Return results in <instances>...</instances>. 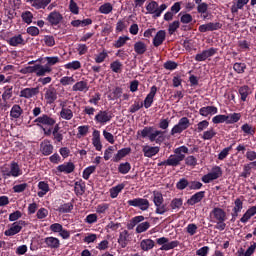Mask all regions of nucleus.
Masks as SVG:
<instances>
[{
    "instance_id": "1",
    "label": "nucleus",
    "mask_w": 256,
    "mask_h": 256,
    "mask_svg": "<svg viewBox=\"0 0 256 256\" xmlns=\"http://www.w3.org/2000/svg\"><path fill=\"white\" fill-rule=\"evenodd\" d=\"M138 135H141L142 139L148 138L151 143H157L158 145H161L163 141H165L163 131L155 130V128L151 126H146L138 131Z\"/></svg>"
},
{
    "instance_id": "2",
    "label": "nucleus",
    "mask_w": 256,
    "mask_h": 256,
    "mask_svg": "<svg viewBox=\"0 0 256 256\" xmlns=\"http://www.w3.org/2000/svg\"><path fill=\"white\" fill-rule=\"evenodd\" d=\"M210 217H212L213 222L216 223L215 229L218 231H225L227 227V224L225 223V221H227V212H225V210L215 207L211 211Z\"/></svg>"
},
{
    "instance_id": "3",
    "label": "nucleus",
    "mask_w": 256,
    "mask_h": 256,
    "mask_svg": "<svg viewBox=\"0 0 256 256\" xmlns=\"http://www.w3.org/2000/svg\"><path fill=\"white\" fill-rule=\"evenodd\" d=\"M0 173L4 179H9V177H21L23 175V170L19 166V163L12 161L10 164H4L0 167Z\"/></svg>"
},
{
    "instance_id": "4",
    "label": "nucleus",
    "mask_w": 256,
    "mask_h": 256,
    "mask_svg": "<svg viewBox=\"0 0 256 256\" xmlns=\"http://www.w3.org/2000/svg\"><path fill=\"white\" fill-rule=\"evenodd\" d=\"M60 118L64 119V121H71L75 114V107H77V103L69 100H65L60 102Z\"/></svg>"
},
{
    "instance_id": "5",
    "label": "nucleus",
    "mask_w": 256,
    "mask_h": 256,
    "mask_svg": "<svg viewBox=\"0 0 256 256\" xmlns=\"http://www.w3.org/2000/svg\"><path fill=\"white\" fill-rule=\"evenodd\" d=\"M52 69L49 66H43L41 64H35L34 66H27L20 70L22 75H27L31 73H35L36 77H45V75H49Z\"/></svg>"
},
{
    "instance_id": "6",
    "label": "nucleus",
    "mask_w": 256,
    "mask_h": 256,
    "mask_svg": "<svg viewBox=\"0 0 256 256\" xmlns=\"http://www.w3.org/2000/svg\"><path fill=\"white\" fill-rule=\"evenodd\" d=\"M165 9H167L166 4H162L159 6V3L153 0L148 2L146 5V13L148 15H153L154 19L159 18L163 14V11H165Z\"/></svg>"
},
{
    "instance_id": "7",
    "label": "nucleus",
    "mask_w": 256,
    "mask_h": 256,
    "mask_svg": "<svg viewBox=\"0 0 256 256\" xmlns=\"http://www.w3.org/2000/svg\"><path fill=\"white\" fill-rule=\"evenodd\" d=\"M153 203L156 207V213L158 215H165V213L169 211L167 205L163 204V194H161V192H153Z\"/></svg>"
},
{
    "instance_id": "8",
    "label": "nucleus",
    "mask_w": 256,
    "mask_h": 256,
    "mask_svg": "<svg viewBox=\"0 0 256 256\" xmlns=\"http://www.w3.org/2000/svg\"><path fill=\"white\" fill-rule=\"evenodd\" d=\"M34 123H36V125L38 127H41V129L45 128V127H53L55 126V123H57V120H55V118L47 115V114H43L40 117H37L34 120Z\"/></svg>"
},
{
    "instance_id": "9",
    "label": "nucleus",
    "mask_w": 256,
    "mask_h": 256,
    "mask_svg": "<svg viewBox=\"0 0 256 256\" xmlns=\"http://www.w3.org/2000/svg\"><path fill=\"white\" fill-rule=\"evenodd\" d=\"M156 243L157 245H161L160 251H171V249L179 247V241L174 240L169 242V238L167 237H161L156 239Z\"/></svg>"
},
{
    "instance_id": "10",
    "label": "nucleus",
    "mask_w": 256,
    "mask_h": 256,
    "mask_svg": "<svg viewBox=\"0 0 256 256\" xmlns=\"http://www.w3.org/2000/svg\"><path fill=\"white\" fill-rule=\"evenodd\" d=\"M189 125H191L189 118L182 117L179 122L174 125L170 133L171 135L181 134L183 131H186V129H189Z\"/></svg>"
},
{
    "instance_id": "11",
    "label": "nucleus",
    "mask_w": 256,
    "mask_h": 256,
    "mask_svg": "<svg viewBox=\"0 0 256 256\" xmlns=\"http://www.w3.org/2000/svg\"><path fill=\"white\" fill-rule=\"evenodd\" d=\"M113 119V114L107 110H100L94 117V121L98 125H107Z\"/></svg>"
},
{
    "instance_id": "12",
    "label": "nucleus",
    "mask_w": 256,
    "mask_h": 256,
    "mask_svg": "<svg viewBox=\"0 0 256 256\" xmlns=\"http://www.w3.org/2000/svg\"><path fill=\"white\" fill-rule=\"evenodd\" d=\"M129 207H137L140 211H147L150 207L149 200L145 198H134L127 201Z\"/></svg>"
},
{
    "instance_id": "13",
    "label": "nucleus",
    "mask_w": 256,
    "mask_h": 256,
    "mask_svg": "<svg viewBox=\"0 0 256 256\" xmlns=\"http://www.w3.org/2000/svg\"><path fill=\"white\" fill-rule=\"evenodd\" d=\"M221 175H223V170H221V167L215 166L212 168L210 173L202 177V181L203 183H211V181H215L216 179H219Z\"/></svg>"
},
{
    "instance_id": "14",
    "label": "nucleus",
    "mask_w": 256,
    "mask_h": 256,
    "mask_svg": "<svg viewBox=\"0 0 256 256\" xmlns=\"http://www.w3.org/2000/svg\"><path fill=\"white\" fill-rule=\"evenodd\" d=\"M25 225H27V223H25V221L23 220L14 222L8 230H5L4 235L6 237H13V235L21 233V230L23 229V227H25Z\"/></svg>"
},
{
    "instance_id": "15",
    "label": "nucleus",
    "mask_w": 256,
    "mask_h": 256,
    "mask_svg": "<svg viewBox=\"0 0 256 256\" xmlns=\"http://www.w3.org/2000/svg\"><path fill=\"white\" fill-rule=\"evenodd\" d=\"M44 99L48 105H52V103L57 101V89L53 85L44 89Z\"/></svg>"
},
{
    "instance_id": "16",
    "label": "nucleus",
    "mask_w": 256,
    "mask_h": 256,
    "mask_svg": "<svg viewBox=\"0 0 256 256\" xmlns=\"http://www.w3.org/2000/svg\"><path fill=\"white\" fill-rule=\"evenodd\" d=\"M10 47H23L27 45V40L23 37V34H16L11 36L8 40H6Z\"/></svg>"
},
{
    "instance_id": "17",
    "label": "nucleus",
    "mask_w": 256,
    "mask_h": 256,
    "mask_svg": "<svg viewBox=\"0 0 256 256\" xmlns=\"http://www.w3.org/2000/svg\"><path fill=\"white\" fill-rule=\"evenodd\" d=\"M222 27L223 25L219 22H210L200 25L198 31L200 33H207V31H218V29H221Z\"/></svg>"
},
{
    "instance_id": "18",
    "label": "nucleus",
    "mask_w": 256,
    "mask_h": 256,
    "mask_svg": "<svg viewBox=\"0 0 256 256\" xmlns=\"http://www.w3.org/2000/svg\"><path fill=\"white\" fill-rule=\"evenodd\" d=\"M46 21L50 23V25H59L61 21H63V14L59 11H52L49 13V15L46 18Z\"/></svg>"
},
{
    "instance_id": "19",
    "label": "nucleus",
    "mask_w": 256,
    "mask_h": 256,
    "mask_svg": "<svg viewBox=\"0 0 256 256\" xmlns=\"http://www.w3.org/2000/svg\"><path fill=\"white\" fill-rule=\"evenodd\" d=\"M92 145L96 151H101L103 149V144L101 143V132L94 129L92 132Z\"/></svg>"
},
{
    "instance_id": "20",
    "label": "nucleus",
    "mask_w": 256,
    "mask_h": 256,
    "mask_svg": "<svg viewBox=\"0 0 256 256\" xmlns=\"http://www.w3.org/2000/svg\"><path fill=\"white\" fill-rule=\"evenodd\" d=\"M217 53V49L215 48H209L208 50H204L201 53L196 54L195 61H207L209 57H213Z\"/></svg>"
},
{
    "instance_id": "21",
    "label": "nucleus",
    "mask_w": 256,
    "mask_h": 256,
    "mask_svg": "<svg viewBox=\"0 0 256 256\" xmlns=\"http://www.w3.org/2000/svg\"><path fill=\"white\" fill-rule=\"evenodd\" d=\"M36 95H39V88H24L20 91L19 97L33 99Z\"/></svg>"
},
{
    "instance_id": "22",
    "label": "nucleus",
    "mask_w": 256,
    "mask_h": 256,
    "mask_svg": "<svg viewBox=\"0 0 256 256\" xmlns=\"http://www.w3.org/2000/svg\"><path fill=\"white\" fill-rule=\"evenodd\" d=\"M155 95H157V86H152L150 88V92L144 99V107L145 109H149L153 105V101L155 99Z\"/></svg>"
},
{
    "instance_id": "23",
    "label": "nucleus",
    "mask_w": 256,
    "mask_h": 256,
    "mask_svg": "<svg viewBox=\"0 0 256 256\" xmlns=\"http://www.w3.org/2000/svg\"><path fill=\"white\" fill-rule=\"evenodd\" d=\"M44 243L48 249H59L61 247V241L59 238L49 236L44 239Z\"/></svg>"
},
{
    "instance_id": "24",
    "label": "nucleus",
    "mask_w": 256,
    "mask_h": 256,
    "mask_svg": "<svg viewBox=\"0 0 256 256\" xmlns=\"http://www.w3.org/2000/svg\"><path fill=\"white\" fill-rule=\"evenodd\" d=\"M160 148L159 146H149V145H144L142 147V152L144 153V157H155L157 153H159Z\"/></svg>"
},
{
    "instance_id": "25",
    "label": "nucleus",
    "mask_w": 256,
    "mask_h": 256,
    "mask_svg": "<svg viewBox=\"0 0 256 256\" xmlns=\"http://www.w3.org/2000/svg\"><path fill=\"white\" fill-rule=\"evenodd\" d=\"M58 173H65L69 175V173H73L75 171V164L73 162H65L59 165L57 168Z\"/></svg>"
},
{
    "instance_id": "26",
    "label": "nucleus",
    "mask_w": 256,
    "mask_h": 256,
    "mask_svg": "<svg viewBox=\"0 0 256 256\" xmlns=\"http://www.w3.org/2000/svg\"><path fill=\"white\" fill-rule=\"evenodd\" d=\"M72 91L87 93V91H89V83L87 82V80L78 81L72 86Z\"/></svg>"
},
{
    "instance_id": "27",
    "label": "nucleus",
    "mask_w": 256,
    "mask_h": 256,
    "mask_svg": "<svg viewBox=\"0 0 256 256\" xmlns=\"http://www.w3.org/2000/svg\"><path fill=\"white\" fill-rule=\"evenodd\" d=\"M129 241H130L129 231L123 230L122 232H120L118 243L122 247V249H125V247L129 245Z\"/></svg>"
},
{
    "instance_id": "28",
    "label": "nucleus",
    "mask_w": 256,
    "mask_h": 256,
    "mask_svg": "<svg viewBox=\"0 0 256 256\" xmlns=\"http://www.w3.org/2000/svg\"><path fill=\"white\" fill-rule=\"evenodd\" d=\"M205 197V191H200L191 196L190 199L187 200L188 205H197V203H201L203 198Z\"/></svg>"
},
{
    "instance_id": "29",
    "label": "nucleus",
    "mask_w": 256,
    "mask_h": 256,
    "mask_svg": "<svg viewBox=\"0 0 256 256\" xmlns=\"http://www.w3.org/2000/svg\"><path fill=\"white\" fill-rule=\"evenodd\" d=\"M165 37H166L165 30H159L153 39L154 47H160V45H163V42L165 41Z\"/></svg>"
},
{
    "instance_id": "30",
    "label": "nucleus",
    "mask_w": 256,
    "mask_h": 256,
    "mask_svg": "<svg viewBox=\"0 0 256 256\" xmlns=\"http://www.w3.org/2000/svg\"><path fill=\"white\" fill-rule=\"evenodd\" d=\"M217 112H218V109L215 106H206V107L200 108L199 110V113L202 117H209V115H216Z\"/></svg>"
},
{
    "instance_id": "31",
    "label": "nucleus",
    "mask_w": 256,
    "mask_h": 256,
    "mask_svg": "<svg viewBox=\"0 0 256 256\" xmlns=\"http://www.w3.org/2000/svg\"><path fill=\"white\" fill-rule=\"evenodd\" d=\"M130 153H131L130 147L120 149L117 152V154L113 157L114 163H119L121 159H123L124 157H127V155H129Z\"/></svg>"
},
{
    "instance_id": "32",
    "label": "nucleus",
    "mask_w": 256,
    "mask_h": 256,
    "mask_svg": "<svg viewBox=\"0 0 256 256\" xmlns=\"http://www.w3.org/2000/svg\"><path fill=\"white\" fill-rule=\"evenodd\" d=\"M181 161H183V156H176L175 154L170 155L167 159L168 167H177L181 165Z\"/></svg>"
},
{
    "instance_id": "33",
    "label": "nucleus",
    "mask_w": 256,
    "mask_h": 256,
    "mask_svg": "<svg viewBox=\"0 0 256 256\" xmlns=\"http://www.w3.org/2000/svg\"><path fill=\"white\" fill-rule=\"evenodd\" d=\"M134 51L136 55H145L147 53V44L143 41H137L134 44Z\"/></svg>"
},
{
    "instance_id": "34",
    "label": "nucleus",
    "mask_w": 256,
    "mask_h": 256,
    "mask_svg": "<svg viewBox=\"0 0 256 256\" xmlns=\"http://www.w3.org/2000/svg\"><path fill=\"white\" fill-rule=\"evenodd\" d=\"M256 215V206L250 207L241 217V223H248L251 217H255Z\"/></svg>"
},
{
    "instance_id": "35",
    "label": "nucleus",
    "mask_w": 256,
    "mask_h": 256,
    "mask_svg": "<svg viewBox=\"0 0 256 256\" xmlns=\"http://www.w3.org/2000/svg\"><path fill=\"white\" fill-rule=\"evenodd\" d=\"M23 115V108L19 104H15L12 106L10 110L11 119H19Z\"/></svg>"
},
{
    "instance_id": "36",
    "label": "nucleus",
    "mask_w": 256,
    "mask_h": 256,
    "mask_svg": "<svg viewBox=\"0 0 256 256\" xmlns=\"http://www.w3.org/2000/svg\"><path fill=\"white\" fill-rule=\"evenodd\" d=\"M38 197H45V195H47L48 191H49V184L45 181H40L38 183Z\"/></svg>"
},
{
    "instance_id": "37",
    "label": "nucleus",
    "mask_w": 256,
    "mask_h": 256,
    "mask_svg": "<svg viewBox=\"0 0 256 256\" xmlns=\"http://www.w3.org/2000/svg\"><path fill=\"white\" fill-rule=\"evenodd\" d=\"M140 247L142 251H151L155 247V241L152 239H144L140 242Z\"/></svg>"
},
{
    "instance_id": "38",
    "label": "nucleus",
    "mask_w": 256,
    "mask_h": 256,
    "mask_svg": "<svg viewBox=\"0 0 256 256\" xmlns=\"http://www.w3.org/2000/svg\"><path fill=\"white\" fill-rule=\"evenodd\" d=\"M93 24V20L91 18H86L84 20H73L71 22L72 27H87Z\"/></svg>"
},
{
    "instance_id": "39",
    "label": "nucleus",
    "mask_w": 256,
    "mask_h": 256,
    "mask_svg": "<svg viewBox=\"0 0 256 256\" xmlns=\"http://www.w3.org/2000/svg\"><path fill=\"white\" fill-rule=\"evenodd\" d=\"M243 211V198H237L234 201V208H233V213L234 217H239V213Z\"/></svg>"
},
{
    "instance_id": "40",
    "label": "nucleus",
    "mask_w": 256,
    "mask_h": 256,
    "mask_svg": "<svg viewBox=\"0 0 256 256\" xmlns=\"http://www.w3.org/2000/svg\"><path fill=\"white\" fill-rule=\"evenodd\" d=\"M256 242H254L246 251L243 248H240L237 251V256H251L255 253Z\"/></svg>"
},
{
    "instance_id": "41",
    "label": "nucleus",
    "mask_w": 256,
    "mask_h": 256,
    "mask_svg": "<svg viewBox=\"0 0 256 256\" xmlns=\"http://www.w3.org/2000/svg\"><path fill=\"white\" fill-rule=\"evenodd\" d=\"M131 38L129 36H120L113 44V47L116 49H121V47H125L127 45V41H130Z\"/></svg>"
},
{
    "instance_id": "42",
    "label": "nucleus",
    "mask_w": 256,
    "mask_h": 256,
    "mask_svg": "<svg viewBox=\"0 0 256 256\" xmlns=\"http://www.w3.org/2000/svg\"><path fill=\"white\" fill-rule=\"evenodd\" d=\"M107 57H109V52H107V50L104 49L94 55V61L95 63H104Z\"/></svg>"
},
{
    "instance_id": "43",
    "label": "nucleus",
    "mask_w": 256,
    "mask_h": 256,
    "mask_svg": "<svg viewBox=\"0 0 256 256\" xmlns=\"http://www.w3.org/2000/svg\"><path fill=\"white\" fill-rule=\"evenodd\" d=\"M247 3H249V0H237V2L231 6V13H239V9H243Z\"/></svg>"
},
{
    "instance_id": "44",
    "label": "nucleus",
    "mask_w": 256,
    "mask_h": 256,
    "mask_svg": "<svg viewBox=\"0 0 256 256\" xmlns=\"http://www.w3.org/2000/svg\"><path fill=\"white\" fill-rule=\"evenodd\" d=\"M125 189V184H118L110 189V197L112 199H117L119 193Z\"/></svg>"
},
{
    "instance_id": "45",
    "label": "nucleus",
    "mask_w": 256,
    "mask_h": 256,
    "mask_svg": "<svg viewBox=\"0 0 256 256\" xmlns=\"http://www.w3.org/2000/svg\"><path fill=\"white\" fill-rule=\"evenodd\" d=\"M112 73H123V63L119 60H115L110 64Z\"/></svg>"
},
{
    "instance_id": "46",
    "label": "nucleus",
    "mask_w": 256,
    "mask_h": 256,
    "mask_svg": "<svg viewBox=\"0 0 256 256\" xmlns=\"http://www.w3.org/2000/svg\"><path fill=\"white\" fill-rule=\"evenodd\" d=\"M241 131H243L244 135H248V137H253V135H255V127L251 124L245 123L242 125Z\"/></svg>"
},
{
    "instance_id": "47",
    "label": "nucleus",
    "mask_w": 256,
    "mask_h": 256,
    "mask_svg": "<svg viewBox=\"0 0 256 256\" xmlns=\"http://www.w3.org/2000/svg\"><path fill=\"white\" fill-rule=\"evenodd\" d=\"M74 191L77 196L85 193V182L83 180L76 181L74 184Z\"/></svg>"
},
{
    "instance_id": "48",
    "label": "nucleus",
    "mask_w": 256,
    "mask_h": 256,
    "mask_svg": "<svg viewBox=\"0 0 256 256\" xmlns=\"http://www.w3.org/2000/svg\"><path fill=\"white\" fill-rule=\"evenodd\" d=\"M41 151L43 155H51L53 153V146L50 141H44L41 144Z\"/></svg>"
},
{
    "instance_id": "49",
    "label": "nucleus",
    "mask_w": 256,
    "mask_h": 256,
    "mask_svg": "<svg viewBox=\"0 0 256 256\" xmlns=\"http://www.w3.org/2000/svg\"><path fill=\"white\" fill-rule=\"evenodd\" d=\"M121 95H123V89L116 87L112 93L108 95V99L109 101H115L116 99H120Z\"/></svg>"
},
{
    "instance_id": "50",
    "label": "nucleus",
    "mask_w": 256,
    "mask_h": 256,
    "mask_svg": "<svg viewBox=\"0 0 256 256\" xmlns=\"http://www.w3.org/2000/svg\"><path fill=\"white\" fill-rule=\"evenodd\" d=\"M216 135L217 132L215 131V129L210 128L203 132L201 139H203L204 141H211V139H213V137H215Z\"/></svg>"
},
{
    "instance_id": "51",
    "label": "nucleus",
    "mask_w": 256,
    "mask_h": 256,
    "mask_svg": "<svg viewBox=\"0 0 256 256\" xmlns=\"http://www.w3.org/2000/svg\"><path fill=\"white\" fill-rule=\"evenodd\" d=\"M176 157H182V161L185 159V155L189 153V148L187 146H180L174 150Z\"/></svg>"
},
{
    "instance_id": "52",
    "label": "nucleus",
    "mask_w": 256,
    "mask_h": 256,
    "mask_svg": "<svg viewBox=\"0 0 256 256\" xmlns=\"http://www.w3.org/2000/svg\"><path fill=\"white\" fill-rule=\"evenodd\" d=\"M89 133V125H83L78 127V133L76 135L77 139L87 137Z\"/></svg>"
},
{
    "instance_id": "53",
    "label": "nucleus",
    "mask_w": 256,
    "mask_h": 256,
    "mask_svg": "<svg viewBox=\"0 0 256 256\" xmlns=\"http://www.w3.org/2000/svg\"><path fill=\"white\" fill-rule=\"evenodd\" d=\"M45 61L47 62V64L43 65V67H53V65H57V63H61V59L57 56L46 57Z\"/></svg>"
},
{
    "instance_id": "54",
    "label": "nucleus",
    "mask_w": 256,
    "mask_h": 256,
    "mask_svg": "<svg viewBox=\"0 0 256 256\" xmlns=\"http://www.w3.org/2000/svg\"><path fill=\"white\" fill-rule=\"evenodd\" d=\"M21 18L27 25H31L33 23V13L31 11H25L21 14Z\"/></svg>"
},
{
    "instance_id": "55",
    "label": "nucleus",
    "mask_w": 256,
    "mask_h": 256,
    "mask_svg": "<svg viewBox=\"0 0 256 256\" xmlns=\"http://www.w3.org/2000/svg\"><path fill=\"white\" fill-rule=\"evenodd\" d=\"M99 11H100V13H103V15H109V13H111V11H113V5L109 2L104 3L103 5H101L99 7Z\"/></svg>"
},
{
    "instance_id": "56",
    "label": "nucleus",
    "mask_w": 256,
    "mask_h": 256,
    "mask_svg": "<svg viewBox=\"0 0 256 256\" xmlns=\"http://www.w3.org/2000/svg\"><path fill=\"white\" fill-rule=\"evenodd\" d=\"M51 4V0H36L33 4L34 9H45L48 5Z\"/></svg>"
},
{
    "instance_id": "57",
    "label": "nucleus",
    "mask_w": 256,
    "mask_h": 256,
    "mask_svg": "<svg viewBox=\"0 0 256 256\" xmlns=\"http://www.w3.org/2000/svg\"><path fill=\"white\" fill-rule=\"evenodd\" d=\"M65 69H70L72 71H77L78 69H81V62L75 60L72 62H69L67 64L64 65Z\"/></svg>"
},
{
    "instance_id": "58",
    "label": "nucleus",
    "mask_w": 256,
    "mask_h": 256,
    "mask_svg": "<svg viewBox=\"0 0 256 256\" xmlns=\"http://www.w3.org/2000/svg\"><path fill=\"white\" fill-rule=\"evenodd\" d=\"M119 173L122 175H127L131 171V164L129 162L121 163L118 167Z\"/></svg>"
},
{
    "instance_id": "59",
    "label": "nucleus",
    "mask_w": 256,
    "mask_h": 256,
    "mask_svg": "<svg viewBox=\"0 0 256 256\" xmlns=\"http://www.w3.org/2000/svg\"><path fill=\"white\" fill-rule=\"evenodd\" d=\"M149 227H151L150 222H141L136 227V233H145V231H147Z\"/></svg>"
},
{
    "instance_id": "60",
    "label": "nucleus",
    "mask_w": 256,
    "mask_h": 256,
    "mask_svg": "<svg viewBox=\"0 0 256 256\" xmlns=\"http://www.w3.org/2000/svg\"><path fill=\"white\" fill-rule=\"evenodd\" d=\"M229 120V117H227V115H216L212 118V122L215 124V125H218L219 123H225Z\"/></svg>"
},
{
    "instance_id": "61",
    "label": "nucleus",
    "mask_w": 256,
    "mask_h": 256,
    "mask_svg": "<svg viewBox=\"0 0 256 256\" xmlns=\"http://www.w3.org/2000/svg\"><path fill=\"white\" fill-rule=\"evenodd\" d=\"M197 12L200 13V15H205L209 9V4L205 2L197 3Z\"/></svg>"
},
{
    "instance_id": "62",
    "label": "nucleus",
    "mask_w": 256,
    "mask_h": 256,
    "mask_svg": "<svg viewBox=\"0 0 256 256\" xmlns=\"http://www.w3.org/2000/svg\"><path fill=\"white\" fill-rule=\"evenodd\" d=\"M61 85L67 87V85H73L75 83V78L73 76H64L60 79Z\"/></svg>"
},
{
    "instance_id": "63",
    "label": "nucleus",
    "mask_w": 256,
    "mask_h": 256,
    "mask_svg": "<svg viewBox=\"0 0 256 256\" xmlns=\"http://www.w3.org/2000/svg\"><path fill=\"white\" fill-rule=\"evenodd\" d=\"M95 169H97V167L95 166H89L87 167L84 171H83V179H85L86 181L89 180V177H91V175H93V172L95 171Z\"/></svg>"
},
{
    "instance_id": "64",
    "label": "nucleus",
    "mask_w": 256,
    "mask_h": 256,
    "mask_svg": "<svg viewBox=\"0 0 256 256\" xmlns=\"http://www.w3.org/2000/svg\"><path fill=\"white\" fill-rule=\"evenodd\" d=\"M228 120L227 123H237L241 119V114L239 113H233L227 116Z\"/></svg>"
}]
</instances>
